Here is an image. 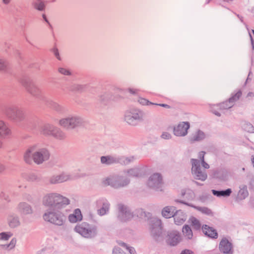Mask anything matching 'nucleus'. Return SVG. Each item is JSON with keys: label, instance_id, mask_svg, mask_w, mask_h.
I'll return each instance as SVG.
<instances>
[{"label": "nucleus", "instance_id": "nucleus-1", "mask_svg": "<svg viewBox=\"0 0 254 254\" xmlns=\"http://www.w3.org/2000/svg\"><path fill=\"white\" fill-rule=\"evenodd\" d=\"M43 204L48 209H64L70 203V200L56 192L46 194L43 198Z\"/></svg>", "mask_w": 254, "mask_h": 254}, {"label": "nucleus", "instance_id": "nucleus-2", "mask_svg": "<svg viewBox=\"0 0 254 254\" xmlns=\"http://www.w3.org/2000/svg\"><path fill=\"white\" fill-rule=\"evenodd\" d=\"M63 209H47L43 215V219L57 226H64L66 221V216L63 212Z\"/></svg>", "mask_w": 254, "mask_h": 254}, {"label": "nucleus", "instance_id": "nucleus-3", "mask_svg": "<svg viewBox=\"0 0 254 254\" xmlns=\"http://www.w3.org/2000/svg\"><path fill=\"white\" fill-rule=\"evenodd\" d=\"M20 83L26 91L32 96L42 100L46 99L42 95V90L34 83V81L28 76H24L20 80Z\"/></svg>", "mask_w": 254, "mask_h": 254}, {"label": "nucleus", "instance_id": "nucleus-4", "mask_svg": "<svg viewBox=\"0 0 254 254\" xmlns=\"http://www.w3.org/2000/svg\"><path fill=\"white\" fill-rule=\"evenodd\" d=\"M145 113L137 108L131 109L126 111L125 121L129 125L136 126L144 121Z\"/></svg>", "mask_w": 254, "mask_h": 254}, {"label": "nucleus", "instance_id": "nucleus-5", "mask_svg": "<svg viewBox=\"0 0 254 254\" xmlns=\"http://www.w3.org/2000/svg\"><path fill=\"white\" fill-rule=\"evenodd\" d=\"M102 183L105 186H110L114 189H119L127 186L130 180L123 176L113 175L107 178Z\"/></svg>", "mask_w": 254, "mask_h": 254}, {"label": "nucleus", "instance_id": "nucleus-6", "mask_svg": "<svg viewBox=\"0 0 254 254\" xmlns=\"http://www.w3.org/2000/svg\"><path fill=\"white\" fill-rule=\"evenodd\" d=\"M74 231L86 238H94L97 235V227L95 225H90L86 222L76 225Z\"/></svg>", "mask_w": 254, "mask_h": 254}, {"label": "nucleus", "instance_id": "nucleus-7", "mask_svg": "<svg viewBox=\"0 0 254 254\" xmlns=\"http://www.w3.org/2000/svg\"><path fill=\"white\" fill-rule=\"evenodd\" d=\"M3 112L9 119L15 122H21L25 118L23 110L16 105L6 106L4 108Z\"/></svg>", "mask_w": 254, "mask_h": 254}, {"label": "nucleus", "instance_id": "nucleus-8", "mask_svg": "<svg viewBox=\"0 0 254 254\" xmlns=\"http://www.w3.org/2000/svg\"><path fill=\"white\" fill-rule=\"evenodd\" d=\"M150 234L152 238L157 242L163 240L161 220L157 218H152L150 220Z\"/></svg>", "mask_w": 254, "mask_h": 254}, {"label": "nucleus", "instance_id": "nucleus-9", "mask_svg": "<svg viewBox=\"0 0 254 254\" xmlns=\"http://www.w3.org/2000/svg\"><path fill=\"white\" fill-rule=\"evenodd\" d=\"M190 162L192 165L191 174L193 178L195 180L205 181L207 178V174L205 169H201L200 161L196 159H191Z\"/></svg>", "mask_w": 254, "mask_h": 254}, {"label": "nucleus", "instance_id": "nucleus-10", "mask_svg": "<svg viewBox=\"0 0 254 254\" xmlns=\"http://www.w3.org/2000/svg\"><path fill=\"white\" fill-rule=\"evenodd\" d=\"M60 125L67 129H72L76 127L83 126L84 120L79 116H71L61 120Z\"/></svg>", "mask_w": 254, "mask_h": 254}, {"label": "nucleus", "instance_id": "nucleus-11", "mask_svg": "<svg viewBox=\"0 0 254 254\" xmlns=\"http://www.w3.org/2000/svg\"><path fill=\"white\" fill-rule=\"evenodd\" d=\"M50 156V152L47 148H41L37 150L36 148L34 153H33V159L35 163L41 164L43 162L48 160Z\"/></svg>", "mask_w": 254, "mask_h": 254}, {"label": "nucleus", "instance_id": "nucleus-12", "mask_svg": "<svg viewBox=\"0 0 254 254\" xmlns=\"http://www.w3.org/2000/svg\"><path fill=\"white\" fill-rule=\"evenodd\" d=\"M148 186L156 190H161L163 186V179L161 175L155 173L150 176L147 182Z\"/></svg>", "mask_w": 254, "mask_h": 254}, {"label": "nucleus", "instance_id": "nucleus-13", "mask_svg": "<svg viewBox=\"0 0 254 254\" xmlns=\"http://www.w3.org/2000/svg\"><path fill=\"white\" fill-rule=\"evenodd\" d=\"M118 218L122 222H126L131 219L133 215L129 208L122 203L118 204Z\"/></svg>", "mask_w": 254, "mask_h": 254}, {"label": "nucleus", "instance_id": "nucleus-14", "mask_svg": "<svg viewBox=\"0 0 254 254\" xmlns=\"http://www.w3.org/2000/svg\"><path fill=\"white\" fill-rule=\"evenodd\" d=\"M190 127V124L188 122H180L173 129L175 135L177 136H185L188 134V130Z\"/></svg>", "mask_w": 254, "mask_h": 254}, {"label": "nucleus", "instance_id": "nucleus-15", "mask_svg": "<svg viewBox=\"0 0 254 254\" xmlns=\"http://www.w3.org/2000/svg\"><path fill=\"white\" fill-rule=\"evenodd\" d=\"M96 205L99 208L97 211L99 215L103 216L108 213L110 205L106 198H100L96 201Z\"/></svg>", "mask_w": 254, "mask_h": 254}, {"label": "nucleus", "instance_id": "nucleus-16", "mask_svg": "<svg viewBox=\"0 0 254 254\" xmlns=\"http://www.w3.org/2000/svg\"><path fill=\"white\" fill-rule=\"evenodd\" d=\"M44 102L47 106L58 114H63L66 111V108L64 106L59 104L58 103L52 100L46 98Z\"/></svg>", "mask_w": 254, "mask_h": 254}, {"label": "nucleus", "instance_id": "nucleus-17", "mask_svg": "<svg viewBox=\"0 0 254 254\" xmlns=\"http://www.w3.org/2000/svg\"><path fill=\"white\" fill-rule=\"evenodd\" d=\"M181 240L180 235L177 231H172L168 233L166 242L171 246H176Z\"/></svg>", "mask_w": 254, "mask_h": 254}, {"label": "nucleus", "instance_id": "nucleus-18", "mask_svg": "<svg viewBox=\"0 0 254 254\" xmlns=\"http://www.w3.org/2000/svg\"><path fill=\"white\" fill-rule=\"evenodd\" d=\"M232 248V244L226 238H223L219 243L220 251L223 254H232L233 252Z\"/></svg>", "mask_w": 254, "mask_h": 254}, {"label": "nucleus", "instance_id": "nucleus-19", "mask_svg": "<svg viewBox=\"0 0 254 254\" xmlns=\"http://www.w3.org/2000/svg\"><path fill=\"white\" fill-rule=\"evenodd\" d=\"M175 201L176 202L181 203L185 204L186 205L190 206L191 207H193L194 209H196L197 210L201 212L202 213H203L204 214H206L208 216L213 215L212 211H211V210L210 209L208 208V207L195 206L191 203L186 202L185 200L176 199Z\"/></svg>", "mask_w": 254, "mask_h": 254}, {"label": "nucleus", "instance_id": "nucleus-20", "mask_svg": "<svg viewBox=\"0 0 254 254\" xmlns=\"http://www.w3.org/2000/svg\"><path fill=\"white\" fill-rule=\"evenodd\" d=\"M10 130L2 121H0V149L3 148V142L1 139H5L10 134Z\"/></svg>", "mask_w": 254, "mask_h": 254}, {"label": "nucleus", "instance_id": "nucleus-21", "mask_svg": "<svg viewBox=\"0 0 254 254\" xmlns=\"http://www.w3.org/2000/svg\"><path fill=\"white\" fill-rule=\"evenodd\" d=\"M70 179V176L68 174L62 173L59 175H54L49 179V182L51 184H56L62 183L67 181Z\"/></svg>", "mask_w": 254, "mask_h": 254}, {"label": "nucleus", "instance_id": "nucleus-22", "mask_svg": "<svg viewBox=\"0 0 254 254\" xmlns=\"http://www.w3.org/2000/svg\"><path fill=\"white\" fill-rule=\"evenodd\" d=\"M201 229L205 236L210 239H216L218 237L216 230L207 225H203Z\"/></svg>", "mask_w": 254, "mask_h": 254}, {"label": "nucleus", "instance_id": "nucleus-23", "mask_svg": "<svg viewBox=\"0 0 254 254\" xmlns=\"http://www.w3.org/2000/svg\"><path fill=\"white\" fill-rule=\"evenodd\" d=\"M101 162L106 165L120 164V156L107 155L101 157Z\"/></svg>", "mask_w": 254, "mask_h": 254}, {"label": "nucleus", "instance_id": "nucleus-24", "mask_svg": "<svg viewBox=\"0 0 254 254\" xmlns=\"http://www.w3.org/2000/svg\"><path fill=\"white\" fill-rule=\"evenodd\" d=\"M174 222L176 225L182 224L187 219V215L182 210H176L173 216Z\"/></svg>", "mask_w": 254, "mask_h": 254}, {"label": "nucleus", "instance_id": "nucleus-25", "mask_svg": "<svg viewBox=\"0 0 254 254\" xmlns=\"http://www.w3.org/2000/svg\"><path fill=\"white\" fill-rule=\"evenodd\" d=\"M17 209L21 214L27 215L32 213L31 206L26 202H20L17 206Z\"/></svg>", "mask_w": 254, "mask_h": 254}, {"label": "nucleus", "instance_id": "nucleus-26", "mask_svg": "<svg viewBox=\"0 0 254 254\" xmlns=\"http://www.w3.org/2000/svg\"><path fill=\"white\" fill-rule=\"evenodd\" d=\"M36 145L30 146L26 150L24 154L23 158L24 161L27 164H31L32 162L33 153H34Z\"/></svg>", "mask_w": 254, "mask_h": 254}, {"label": "nucleus", "instance_id": "nucleus-27", "mask_svg": "<svg viewBox=\"0 0 254 254\" xmlns=\"http://www.w3.org/2000/svg\"><path fill=\"white\" fill-rule=\"evenodd\" d=\"M176 208L173 206H167L164 207L162 210V215L165 218L173 217Z\"/></svg>", "mask_w": 254, "mask_h": 254}, {"label": "nucleus", "instance_id": "nucleus-28", "mask_svg": "<svg viewBox=\"0 0 254 254\" xmlns=\"http://www.w3.org/2000/svg\"><path fill=\"white\" fill-rule=\"evenodd\" d=\"M239 189L240 190L238 192L236 197L237 201L244 200L249 195V191L246 185H242L240 186Z\"/></svg>", "mask_w": 254, "mask_h": 254}, {"label": "nucleus", "instance_id": "nucleus-29", "mask_svg": "<svg viewBox=\"0 0 254 254\" xmlns=\"http://www.w3.org/2000/svg\"><path fill=\"white\" fill-rule=\"evenodd\" d=\"M55 126L50 124H45L40 127V132L45 136H51Z\"/></svg>", "mask_w": 254, "mask_h": 254}, {"label": "nucleus", "instance_id": "nucleus-30", "mask_svg": "<svg viewBox=\"0 0 254 254\" xmlns=\"http://www.w3.org/2000/svg\"><path fill=\"white\" fill-rule=\"evenodd\" d=\"M205 137L206 135L205 133L203 131L198 129L192 135L191 137L190 138V141L191 142L201 141Z\"/></svg>", "mask_w": 254, "mask_h": 254}, {"label": "nucleus", "instance_id": "nucleus-31", "mask_svg": "<svg viewBox=\"0 0 254 254\" xmlns=\"http://www.w3.org/2000/svg\"><path fill=\"white\" fill-rule=\"evenodd\" d=\"M82 216L79 209H76L73 214H70L68 216V220L71 223H75L78 221L81 220Z\"/></svg>", "mask_w": 254, "mask_h": 254}, {"label": "nucleus", "instance_id": "nucleus-32", "mask_svg": "<svg viewBox=\"0 0 254 254\" xmlns=\"http://www.w3.org/2000/svg\"><path fill=\"white\" fill-rule=\"evenodd\" d=\"M112 95L110 92H105L99 96V102L103 104L107 105L108 102L112 100Z\"/></svg>", "mask_w": 254, "mask_h": 254}, {"label": "nucleus", "instance_id": "nucleus-33", "mask_svg": "<svg viewBox=\"0 0 254 254\" xmlns=\"http://www.w3.org/2000/svg\"><path fill=\"white\" fill-rule=\"evenodd\" d=\"M212 194L216 196L217 197H228L229 196L232 191L231 189H227L225 190H212Z\"/></svg>", "mask_w": 254, "mask_h": 254}, {"label": "nucleus", "instance_id": "nucleus-34", "mask_svg": "<svg viewBox=\"0 0 254 254\" xmlns=\"http://www.w3.org/2000/svg\"><path fill=\"white\" fill-rule=\"evenodd\" d=\"M8 222L10 228H14L20 225L19 217L14 215H10L8 218Z\"/></svg>", "mask_w": 254, "mask_h": 254}, {"label": "nucleus", "instance_id": "nucleus-35", "mask_svg": "<svg viewBox=\"0 0 254 254\" xmlns=\"http://www.w3.org/2000/svg\"><path fill=\"white\" fill-rule=\"evenodd\" d=\"M51 136L59 139L63 140L66 137L65 133L59 127H55Z\"/></svg>", "mask_w": 254, "mask_h": 254}, {"label": "nucleus", "instance_id": "nucleus-36", "mask_svg": "<svg viewBox=\"0 0 254 254\" xmlns=\"http://www.w3.org/2000/svg\"><path fill=\"white\" fill-rule=\"evenodd\" d=\"M181 196L187 200H192L195 197L194 192L190 189L183 190L181 192Z\"/></svg>", "mask_w": 254, "mask_h": 254}, {"label": "nucleus", "instance_id": "nucleus-37", "mask_svg": "<svg viewBox=\"0 0 254 254\" xmlns=\"http://www.w3.org/2000/svg\"><path fill=\"white\" fill-rule=\"evenodd\" d=\"M129 177H139L141 176V170L139 168H134L125 171Z\"/></svg>", "mask_w": 254, "mask_h": 254}, {"label": "nucleus", "instance_id": "nucleus-38", "mask_svg": "<svg viewBox=\"0 0 254 254\" xmlns=\"http://www.w3.org/2000/svg\"><path fill=\"white\" fill-rule=\"evenodd\" d=\"M214 176L221 180L226 181L228 177L227 172L224 170H217L214 172Z\"/></svg>", "mask_w": 254, "mask_h": 254}, {"label": "nucleus", "instance_id": "nucleus-39", "mask_svg": "<svg viewBox=\"0 0 254 254\" xmlns=\"http://www.w3.org/2000/svg\"><path fill=\"white\" fill-rule=\"evenodd\" d=\"M183 235L186 239L191 240L193 237L192 231L188 225H185L182 228Z\"/></svg>", "mask_w": 254, "mask_h": 254}, {"label": "nucleus", "instance_id": "nucleus-40", "mask_svg": "<svg viewBox=\"0 0 254 254\" xmlns=\"http://www.w3.org/2000/svg\"><path fill=\"white\" fill-rule=\"evenodd\" d=\"M241 125L243 130L250 133H254V127L251 123L244 121Z\"/></svg>", "mask_w": 254, "mask_h": 254}, {"label": "nucleus", "instance_id": "nucleus-41", "mask_svg": "<svg viewBox=\"0 0 254 254\" xmlns=\"http://www.w3.org/2000/svg\"><path fill=\"white\" fill-rule=\"evenodd\" d=\"M32 4L34 8L39 11H43L45 10V5L42 0H34Z\"/></svg>", "mask_w": 254, "mask_h": 254}, {"label": "nucleus", "instance_id": "nucleus-42", "mask_svg": "<svg viewBox=\"0 0 254 254\" xmlns=\"http://www.w3.org/2000/svg\"><path fill=\"white\" fill-rule=\"evenodd\" d=\"M189 221L194 230L198 231L200 230L201 227V224L200 221L195 217L193 216L191 217L190 218Z\"/></svg>", "mask_w": 254, "mask_h": 254}, {"label": "nucleus", "instance_id": "nucleus-43", "mask_svg": "<svg viewBox=\"0 0 254 254\" xmlns=\"http://www.w3.org/2000/svg\"><path fill=\"white\" fill-rule=\"evenodd\" d=\"M86 88L85 85L73 84L68 87V90L73 92H82Z\"/></svg>", "mask_w": 254, "mask_h": 254}, {"label": "nucleus", "instance_id": "nucleus-44", "mask_svg": "<svg viewBox=\"0 0 254 254\" xmlns=\"http://www.w3.org/2000/svg\"><path fill=\"white\" fill-rule=\"evenodd\" d=\"M134 156L126 157L125 156H120V164L122 165H128L134 160Z\"/></svg>", "mask_w": 254, "mask_h": 254}, {"label": "nucleus", "instance_id": "nucleus-45", "mask_svg": "<svg viewBox=\"0 0 254 254\" xmlns=\"http://www.w3.org/2000/svg\"><path fill=\"white\" fill-rule=\"evenodd\" d=\"M242 92L241 90H239L237 93L234 94H232V96L228 99L229 104H233L238 100L241 96H242Z\"/></svg>", "mask_w": 254, "mask_h": 254}, {"label": "nucleus", "instance_id": "nucleus-46", "mask_svg": "<svg viewBox=\"0 0 254 254\" xmlns=\"http://www.w3.org/2000/svg\"><path fill=\"white\" fill-rule=\"evenodd\" d=\"M58 71L60 73L64 75L69 76L71 75V72L68 69L63 67H58Z\"/></svg>", "mask_w": 254, "mask_h": 254}, {"label": "nucleus", "instance_id": "nucleus-47", "mask_svg": "<svg viewBox=\"0 0 254 254\" xmlns=\"http://www.w3.org/2000/svg\"><path fill=\"white\" fill-rule=\"evenodd\" d=\"M233 106L232 104H229L228 100L226 101L221 104H220L219 106L221 109L225 110L231 108Z\"/></svg>", "mask_w": 254, "mask_h": 254}, {"label": "nucleus", "instance_id": "nucleus-48", "mask_svg": "<svg viewBox=\"0 0 254 254\" xmlns=\"http://www.w3.org/2000/svg\"><path fill=\"white\" fill-rule=\"evenodd\" d=\"M12 235L10 232H2L0 233V239L7 240Z\"/></svg>", "mask_w": 254, "mask_h": 254}, {"label": "nucleus", "instance_id": "nucleus-49", "mask_svg": "<svg viewBox=\"0 0 254 254\" xmlns=\"http://www.w3.org/2000/svg\"><path fill=\"white\" fill-rule=\"evenodd\" d=\"M138 102L142 105H153L154 103L152 102H150L148 100L140 98L138 99Z\"/></svg>", "mask_w": 254, "mask_h": 254}, {"label": "nucleus", "instance_id": "nucleus-50", "mask_svg": "<svg viewBox=\"0 0 254 254\" xmlns=\"http://www.w3.org/2000/svg\"><path fill=\"white\" fill-rule=\"evenodd\" d=\"M16 243V239L15 238H12L11 240L10 243L6 245V248H9V249H13L15 247Z\"/></svg>", "mask_w": 254, "mask_h": 254}, {"label": "nucleus", "instance_id": "nucleus-51", "mask_svg": "<svg viewBox=\"0 0 254 254\" xmlns=\"http://www.w3.org/2000/svg\"><path fill=\"white\" fill-rule=\"evenodd\" d=\"M28 179L30 181H38L39 180L38 177L35 174L32 173L29 175Z\"/></svg>", "mask_w": 254, "mask_h": 254}, {"label": "nucleus", "instance_id": "nucleus-52", "mask_svg": "<svg viewBox=\"0 0 254 254\" xmlns=\"http://www.w3.org/2000/svg\"><path fill=\"white\" fill-rule=\"evenodd\" d=\"M52 52L53 53L55 57L57 58V59L61 61V58L60 56V54L58 51V49L56 47H54L52 49Z\"/></svg>", "mask_w": 254, "mask_h": 254}, {"label": "nucleus", "instance_id": "nucleus-53", "mask_svg": "<svg viewBox=\"0 0 254 254\" xmlns=\"http://www.w3.org/2000/svg\"><path fill=\"white\" fill-rule=\"evenodd\" d=\"M28 124L29 125L32 126V128H35L37 127V126L39 125V121L37 120H35L33 122L29 121L28 122Z\"/></svg>", "mask_w": 254, "mask_h": 254}, {"label": "nucleus", "instance_id": "nucleus-54", "mask_svg": "<svg viewBox=\"0 0 254 254\" xmlns=\"http://www.w3.org/2000/svg\"><path fill=\"white\" fill-rule=\"evenodd\" d=\"M7 64L5 62L0 60V70H4L6 68Z\"/></svg>", "mask_w": 254, "mask_h": 254}, {"label": "nucleus", "instance_id": "nucleus-55", "mask_svg": "<svg viewBox=\"0 0 254 254\" xmlns=\"http://www.w3.org/2000/svg\"><path fill=\"white\" fill-rule=\"evenodd\" d=\"M0 197L1 198L4 199L7 202L10 201V198H9V195L8 194L3 192L0 193Z\"/></svg>", "mask_w": 254, "mask_h": 254}, {"label": "nucleus", "instance_id": "nucleus-56", "mask_svg": "<svg viewBox=\"0 0 254 254\" xmlns=\"http://www.w3.org/2000/svg\"><path fill=\"white\" fill-rule=\"evenodd\" d=\"M161 137L165 139H169L171 138V135L169 132H164L161 135Z\"/></svg>", "mask_w": 254, "mask_h": 254}, {"label": "nucleus", "instance_id": "nucleus-57", "mask_svg": "<svg viewBox=\"0 0 254 254\" xmlns=\"http://www.w3.org/2000/svg\"><path fill=\"white\" fill-rule=\"evenodd\" d=\"M201 164L204 169H208L209 168V165L205 162L204 158L203 156L201 157Z\"/></svg>", "mask_w": 254, "mask_h": 254}, {"label": "nucleus", "instance_id": "nucleus-58", "mask_svg": "<svg viewBox=\"0 0 254 254\" xmlns=\"http://www.w3.org/2000/svg\"><path fill=\"white\" fill-rule=\"evenodd\" d=\"M153 105L156 106H159L160 107H162L167 109H170L171 108V106L168 104H163V103H160V104H157V103H154Z\"/></svg>", "mask_w": 254, "mask_h": 254}, {"label": "nucleus", "instance_id": "nucleus-59", "mask_svg": "<svg viewBox=\"0 0 254 254\" xmlns=\"http://www.w3.org/2000/svg\"><path fill=\"white\" fill-rule=\"evenodd\" d=\"M180 254H194L193 252L189 250H184L182 251Z\"/></svg>", "mask_w": 254, "mask_h": 254}, {"label": "nucleus", "instance_id": "nucleus-60", "mask_svg": "<svg viewBox=\"0 0 254 254\" xmlns=\"http://www.w3.org/2000/svg\"><path fill=\"white\" fill-rule=\"evenodd\" d=\"M128 92L132 94L135 95L137 93L138 90L133 88H128Z\"/></svg>", "mask_w": 254, "mask_h": 254}, {"label": "nucleus", "instance_id": "nucleus-61", "mask_svg": "<svg viewBox=\"0 0 254 254\" xmlns=\"http://www.w3.org/2000/svg\"><path fill=\"white\" fill-rule=\"evenodd\" d=\"M42 17L43 18V19L44 20V21L47 23L48 24V25H49L50 27V28H52V25L50 24L48 19H47V17H46V15L45 14H42Z\"/></svg>", "mask_w": 254, "mask_h": 254}, {"label": "nucleus", "instance_id": "nucleus-62", "mask_svg": "<svg viewBox=\"0 0 254 254\" xmlns=\"http://www.w3.org/2000/svg\"><path fill=\"white\" fill-rule=\"evenodd\" d=\"M138 212L139 213V217L146 216V213L142 209L138 210Z\"/></svg>", "mask_w": 254, "mask_h": 254}, {"label": "nucleus", "instance_id": "nucleus-63", "mask_svg": "<svg viewBox=\"0 0 254 254\" xmlns=\"http://www.w3.org/2000/svg\"><path fill=\"white\" fill-rule=\"evenodd\" d=\"M237 16L239 18V19L240 20L241 22L242 23H243L244 24H245L246 25V26L247 27V25L244 22V20H243V17L240 15L239 14H236Z\"/></svg>", "mask_w": 254, "mask_h": 254}, {"label": "nucleus", "instance_id": "nucleus-64", "mask_svg": "<svg viewBox=\"0 0 254 254\" xmlns=\"http://www.w3.org/2000/svg\"><path fill=\"white\" fill-rule=\"evenodd\" d=\"M247 96V97H254V93L253 92H249Z\"/></svg>", "mask_w": 254, "mask_h": 254}]
</instances>
